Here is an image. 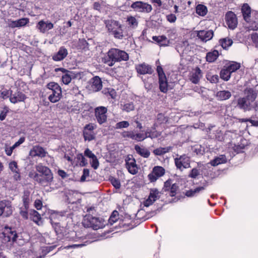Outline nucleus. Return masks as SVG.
<instances>
[{"label": "nucleus", "instance_id": "63", "mask_svg": "<svg viewBox=\"0 0 258 258\" xmlns=\"http://www.w3.org/2000/svg\"><path fill=\"white\" fill-rule=\"evenodd\" d=\"M34 206L37 209V210H40L42 206V203L41 201L40 200H36L34 203Z\"/></svg>", "mask_w": 258, "mask_h": 258}, {"label": "nucleus", "instance_id": "47", "mask_svg": "<svg viewBox=\"0 0 258 258\" xmlns=\"http://www.w3.org/2000/svg\"><path fill=\"white\" fill-rule=\"evenodd\" d=\"M28 208H26L24 206L20 208V214L21 215V216L24 218L25 219H27L28 218Z\"/></svg>", "mask_w": 258, "mask_h": 258}, {"label": "nucleus", "instance_id": "7", "mask_svg": "<svg viewBox=\"0 0 258 258\" xmlns=\"http://www.w3.org/2000/svg\"><path fill=\"white\" fill-rule=\"evenodd\" d=\"M131 8L136 11L141 12L149 13L152 8L150 5L141 1L134 2L131 5Z\"/></svg>", "mask_w": 258, "mask_h": 258}, {"label": "nucleus", "instance_id": "2", "mask_svg": "<svg viewBox=\"0 0 258 258\" xmlns=\"http://www.w3.org/2000/svg\"><path fill=\"white\" fill-rule=\"evenodd\" d=\"M36 169L40 174L35 173L32 176L33 174L30 173L29 176L32 177L34 180L38 182L42 185L47 184L53 180V174L51 170L47 167L39 164L36 166Z\"/></svg>", "mask_w": 258, "mask_h": 258}, {"label": "nucleus", "instance_id": "21", "mask_svg": "<svg viewBox=\"0 0 258 258\" xmlns=\"http://www.w3.org/2000/svg\"><path fill=\"white\" fill-rule=\"evenodd\" d=\"M37 27L40 32L44 33L45 31L52 29L53 28V24L48 21L45 22L44 21L41 20L38 22Z\"/></svg>", "mask_w": 258, "mask_h": 258}, {"label": "nucleus", "instance_id": "49", "mask_svg": "<svg viewBox=\"0 0 258 258\" xmlns=\"http://www.w3.org/2000/svg\"><path fill=\"white\" fill-rule=\"evenodd\" d=\"M110 181L113 185V186L116 188V189H119L120 187V183L119 180L114 178L111 177L110 178Z\"/></svg>", "mask_w": 258, "mask_h": 258}, {"label": "nucleus", "instance_id": "20", "mask_svg": "<svg viewBox=\"0 0 258 258\" xmlns=\"http://www.w3.org/2000/svg\"><path fill=\"white\" fill-rule=\"evenodd\" d=\"M93 90L96 92L100 91L102 88V81L98 76L94 77L91 80Z\"/></svg>", "mask_w": 258, "mask_h": 258}, {"label": "nucleus", "instance_id": "31", "mask_svg": "<svg viewBox=\"0 0 258 258\" xmlns=\"http://www.w3.org/2000/svg\"><path fill=\"white\" fill-rule=\"evenodd\" d=\"M30 215L32 217V220L38 224L39 221L41 219L40 214L36 210H33L30 211Z\"/></svg>", "mask_w": 258, "mask_h": 258}, {"label": "nucleus", "instance_id": "24", "mask_svg": "<svg viewBox=\"0 0 258 258\" xmlns=\"http://www.w3.org/2000/svg\"><path fill=\"white\" fill-rule=\"evenodd\" d=\"M52 93L48 97L49 101L52 103H55L58 101L61 96V90L51 91Z\"/></svg>", "mask_w": 258, "mask_h": 258}, {"label": "nucleus", "instance_id": "53", "mask_svg": "<svg viewBox=\"0 0 258 258\" xmlns=\"http://www.w3.org/2000/svg\"><path fill=\"white\" fill-rule=\"evenodd\" d=\"M67 73L70 77L71 80L77 78L78 77H79L81 75V74L79 73H75L73 71H70L69 70H68Z\"/></svg>", "mask_w": 258, "mask_h": 258}, {"label": "nucleus", "instance_id": "17", "mask_svg": "<svg viewBox=\"0 0 258 258\" xmlns=\"http://www.w3.org/2000/svg\"><path fill=\"white\" fill-rule=\"evenodd\" d=\"M148 178L151 182H155L161 176V166H157L153 168L152 171L148 175Z\"/></svg>", "mask_w": 258, "mask_h": 258}, {"label": "nucleus", "instance_id": "6", "mask_svg": "<svg viewBox=\"0 0 258 258\" xmlns=\"http://www.w3.org/2000/svg\"><path fill=\"white\" fill-rule=\"evenodd\" d=\"M175 164L176 167L181 170L183 168H187L190 167V159L186 155L180 156L179 158L175 159Z\"/></svg>", "mask_w": 258, "mask_h": 258}, {"label": "nucleus", "instance_id": "23", "mask_svg": "<svg viewBox=\"0 0 258 258\" xmlns=\"http://www.w3.org/2000/svg\"><path fill=\"white\" fill-rule=\"evenodd\" d=\"M241 12L244 20L247 22H249L250 20L251 9L247 4L243 5L241 8Z\"/></svg>", "mask_w": 258, "mask_h": 258}, {"label": "nucleus", "instance_id": "54", "mask_svg": "<svg viewBox=\"0 0 258 258\" xmlns=\"http://www.w3.org/2000/svg\"><path fill=\"white\" fill-rule=\"evenodd\" d=\"M61 79L62 82L66 85L69 84L72 80L67 73H65V74L62 76Z\"/></svg>", "mask_w": 258, "mask_h": 258}, {"label": "nucleus", "instance_id": "8", "mask_svg": "<svg viewBox=\"0 0 258 258\" xmlns=\"http://www.w3.org/2000/svg\"><path fill=\"white\" fill-rule=\"evenodd\" d=\"M225 21L228 27L233 30L237 25L238 21L236 15L232 11H228L225 15Z\"/></svg>", "mask_w": 258, "mask_h": 258}, {"label": "nucleus", "instance_id": "33", "mask_svg": "<svg viewBox=\"0 0 258 258\" xmlns=\"http://www.w3.org/2000/svg\"><path fill=\"white\" fill-rule=\"evenodd\" d=\"M30 192L28 191H25L23 196V206L26 208H29V204L30 202L29 199Z\"/></svg>", "mask_w": 258, "mask_h": 258}, {"label": "nucleus", "instance_id": "48", "mask_svg": "<svg viewBox=\"0 0 258 258\" xmlns=\"http://www.w3.org/2000/svg\"><path fill=\"white\" fill-rule=\"evenodd\" d=\"M129 126V123L127 121H122L116 124V128H126Z\"/></svg>", "mask_w": 258, "mask_h": 258}, {"label": "nucleus", "instance_id": "45", "mask_svg": "<svg viewBox=\"0 0 258 258\" xmlns=\"http://www.w3.org/2000/svg\"><path fill=\"white\" fill-rule=\"evenodd\" d=\"M135 106L133 102L127 103L124 104L122 109L126 112H130L134 110Z\"/></svg>", "mask_w": 258, "mask_h": 258}, {"label": "nucleus", "instance_id": "27", "mask_svg": "<svg viewBox=\"0 0 258 258\" xmlns=\"http://www.w3.org/2000/svg\"><path fill=\"white\" fill-rule=\"evenodd\" d=\"M219 52L217 50H214L212 52H209L207 54L206 59L208 62H212L216 60L218 57Z\"/></svg>", "mask_w": 258, "mask_h": 258}, {"label": "nucleus", "instance_id": "56", "mask_svg": "<svg viewBox=\"0 0 258 258\" xmlns=\"http://www.w3.org/2000/svg\"><path fill=\"white\" fill-rule=\"evenodd\" d=\"M122 136L124 138H129L133 140L135 138V134L133 132H124Z\"/></svg>", "mask_w": 258, "mask_h": 258}, {"label": "nucleus", "instance_id": "51", "mask_svg": "<svg viewBox=\"0 0 258 258\" xmlns=\"http://www.w3.org/2000/svg\"><path fill=\"white\" fill-rule=\"evenodd\" d=\"M207 79L212 83H217L219 81V77L218 75H208Z\"/></svg>", "mask_w": 258, "mask_h": 258}, {"label": "nucleus", "instance_id": "39", "mask_svg": "<svg viewBox=\"0 0 258 258\" xmlns=\"http://www.w3.org/2000/svg\"><path fill=\"white\" fill-rule=\"evenodd\" d=\"M47 88L51 90V91H56V90H61L60 87L58 84L54 82H50L47 85Z\"/></svg>", "mask_w": 258, "mask_h": 258}, {"label": "nucleus", "instance_id": "14", "mask_svg": "<svg viewBox=\"0 0 258 258\" xmlns=\"http://www.w3.org/2000/svg\"><path fill=\"white\" fill-rule=\"evenodd\" d=\"M126 166L128 172L131 174H135L138 172V169L135 159L128 157L126 160Z\"/></svg>", "mask_w": 258, "mask_h": 258}, {"label": "nucleus", "instance_id": "30", "mask_svg": "<svg viewBox=\"0 0 258 258\" xmlns=\"http://www.w3.org/2000/svg\"><path fill=\"white\" fill-rule=\"evenodd\" d=\"M219 42L222 47L225 49L230 46L233 43L232 40L229 38L221 39Z\"/></svg>", "mask_w": 258, "mask_h": 258}, {"label": "nucleus", "instance_id": "15", "mask_svg": "<svg viewBox=\"0 0 258 258\" xmlns=\"http://www.w3.org/2000/svg\"><path fill=\"white\" fill-rule=\"evenodd\" d=\"M202 71L200 69L197 67L192 72H191L189 76V79L194 84H198L202 78Z\"/></svg>", "mask_w": 258, "mask_h": 258}, {"label": "nucleus", "instance_id": "43", "mask_svg": "<svg viewBox=\"0 0 258 258\" xmlns=\"http://www.w3.org/2000/svg\"><path fill=\"white\" fill-rule=\"evenodd\" d=\"M127 21L128 22L129 25L133 28H135L138 26V22L137 19L134 17L131 16L128 17Z\"/></svg>", "mask_w": 258, "mask_h": 258}, {"label": "nucleus", "instance_id": "61", "mask_svg": "<svg viewBox=\"0 0 258 258\" xmlns=\"http://www.w3.org/2000/svg\"><path fill=\"white\" fill-rule=\"evenodd\" d=\"M84 154L86 156L93 159L96 157V156L89 149H86L84 152Z\"/></svg>", "mask_w": 258, "mask_h": 258}, {"label": "nucleus", "instance_id": "10", "mask_svg": "<svg viewBox=\"0 0 258 258\" xmlns=\"http://www.w3.org/2000/svg\"><path fill=\"white\" fill-rule=\"evenodd\" d=\"M107 109L103 106L96 107L95 109V113L98 122L100 124H102L107 120V116L106 113Z\"/></svg>", "mask_w": 258, "mask_h": 258}, {"label": "nucleus", "instance_id": "46", "mask_svg": "<svg viewBox=\"0 0 258 258\" xmlns=\"http://www.w3.org/2000/svg\"><path fill=\"white\" fill-rule=\"evenodd\" d=\"M77 159L80 160V165L81 166H85L88 164L87 160L82 154L77 155Z\"/></svg>", "mask_w": 258, "mask_h": 258}, {"label": "nucleus", "instance_id": "55", "mask_svg": "<svg viewBox=\"0 0 258 258\" xmlns=\"http://www.w3.org/2000/svg\"><path fill=\"white\" fill-rule=\"evenodd\" d=\"M29 22V20L27 18H22L17 21L18 27L26 25Z\"/></svg>", "mask_w": 258, "mask_h": 258}, {"label": "nucleus", "instance_id": "58", "mask_svg": "<svg viewBox=\"0 0 258 258\" xmlns=\"http://www.w3.org/2000/svg\"><path fill=\"white\" fill-rule=\"evenodd\" d=\"M92 159V161L91 162V166L94 169H96L98 167L99 165V163L98 160V159L97 158V157L96 156L95 157H94V158H93Z\"/></svg>", "mask_w": 258, "mask_h": 258}, {"label": "nucleus", "instance_id": "36", "mask_svg": "<svg viewBox=\"0 0 258 258\" xmlns=\"http://www.w3.org/2000/svg\"><path fill=\"white\" fill-rule=\"evenodd\" d=\"M156 63L157 64V71L158 74L159 89L161 91V67L160 66L159 59L157 60Z\"/></svg>", "mask_w": 258, "mask_h": 258}, {"label": "nucleus", "instance_id": "19", "mask_svg": "<svg viewBox=\"0 0 258 258\" xmlns=\"http://www.w3.org/2000/svg\"><path fill=\"white\" fill-rule=\"evenodd\" d=\"M29 155L32 157H44L46 155V152L42 147L36 146H34L33 149L30 150Z\"/></svg>", "mask_w": 258, "mask_h": 258}, {"label": "nucleus", "instance_id": "12", "mask_svg": "<svg viewBox=\"0 0 258 258\" xmlns=\"http://www.w3.org/2000/svg\"><path fill=\"white\" fill-rule=\"evenodd\" d=\"M26 98V95L22 92L18 90L13 92V91L10 90V100L12 103L15 104L18 102L23 101Z\"/></svg>", "mask_w": 258, "mask_h": 258}, {"label": "nucleus", "instance_id": "32", "mask_svg": "<svg viewBox=\"0 0 258 258\" xmlns=\"http://www.w3.org/2000/svg\"><path fill=\"white\" fill-rule=\"evenodd\" d=\"M231 74L227 68L222 69L220 72V77L225 81H228L230 78Z\"/></svg>", "mask_w": 258, "mask_h": 258}, {"label": "nucleus", "instance_id": "22", "mask_svg": "<svg viewBox=\"0 0 258 258\" xmlns=\"http://www.w3.org/2000/svg\"><path fill=\"white\" fill-rule=\"evenodd\" d=\"M68 54L67 49L61 47L58 51L52 56V59L55 61H60L63 59Z\"/></svg>", "mask_w": 258, "mask_h": 258}, {"label": "nucleus", "instance_id": "40", "mask_svg": "<svg viewBox=\"0 0 258 258\" xmlns=\"http://www.w3.org/2000/svg\"><path fill=\"white\" fill-rule=\"evenodd\" d=\"M168 85L167 82L165 74L162 71V92H166L168 90Z\"/></svg>", "mask_w": 258, "mask_h": 258}, {"label": "nucleus", "instance_id": "59", "mask_svg": "<svg viewBox=\"0 0 258 258\" xmlns=\"http://www.w3.org/2000/svg\"><path fill=\"white\" fill-rule=\"evenodd\" d=\"M135 138L134 140H136L137 141H143L145 139H146V137H145L144 135L143 134H135Z\"/></svg>", "mask_w": 258, "mask_h": 258}, {"label": "nucleus", "instance_id": "3", "mask_svg": "<svg viewBox=\"0 0 258 258\" xmlns=\"http://www.w3.org/2000/svg\"><path fill=\"white\" fill-rule=\"evenodd\" d=\"M95 211L94 207H90L87 209V212L89 213L84 218L83 224L84 227L92 228L94 230H97L103 227V224L99 218L93 217L91 213L94 214Z\"/></svg>", "mask_w": 258, "mask_h": 258}, {"label": "nucleus", "instance_id": "5", "mask_svg": "<svg viewBox=\"0 0 258 258\" xmlns=\"http://www.w3.org/2000/svg\"><path fill=\"white\" fill-rule=\"evenodd\" d=\"M3 240L5 242L12 241L13 243L16 242L18 236L15 230H12L11 227L6 226L2 233Z\"/></svg>", "mask_w": 258, "mask_h": 258}, {"label": "nucleus", "instance_id": "35", "mask_svg": "<svg viewBox=\"0 0 258 258\" xmlns=\"http://www.w3.org/2000/svg\"><path fill=\"white\" fill-rule=\"evenodd\" d=\"M102 61L110 67H112L114 65V62L113 59H112V56H110L109 50L107 52V55L102 58Z\"/></svg>", "mask_w": 258, "mask_h": 258}, {"label": "nucleus", "instance_id": "34", "mask_svg": "<svg viewBox=\"0 0 258 258\" xmlns=\"http://www.w3.org/2000/svg\"><path fill=\"white\" fill-rule=\"evenodd\" d=\"M205 187L204 186H200L196 188L195 189H190L186 192L185 195L187 197L194 196L196 194L199 193L200 191L204 190Z\"/></svg>", "mask_w": 258, "mask_h": 258}, {"label": "nucleus", "instance_id": "60", "mask_svg": "<svg viewBox=\"0 0 258 258\" xmlns=\"http://www.w3.org/2000/svg\"><path fill=\"white\" fill-rule=\"evenodd\" d=\"M10 93L9 90H4L1 92L0 97L3 99H6L8 98H10Z\"/></svg>", "mask_w": 258, "mask_h": 258}, {"label": "nucleus", "instance_id": "50", "mask_svg": "<svg viewBox=\"0 0 258 258\" xmlns=\"http://www.w3.org/2000/svg\"><path fill=\"white\" fill-rule=\"evenodd\" d=\"M199 175H200L199 170L198 169L195 168L191 170L190 173L188 175V176L192 178H196Z\"/></svg>", "mask_w": 258, "mask_h": 258}, {"label": "nucleus", "instance_id": "13", "mask_svg": "<svg viewBox=\"0 0 258 258\" xmlns=\"http://www.w3.org/2000/svg\"><path fill=\"white\" fill-rule=\"evenodd\" d=\"M104 23L109 33L116 28L122 27V25H121L118 21L112 19L105 20Z\"/></svg>", "mask_w": 258, "mask_h": 258}, {"label": "nucleus", "instance_id": "62", "mask_svg": "<svg viewBox=\"0 0 258 258\" xmlns=\"http://www.w3.org/2000/svg\"><path fill=\"white\" fill-rule=\"evenodd\" d=\"M167 20L170 23L175 22L176 20V17L175 15L170 14L166 16Z\"/></svg>", "mask_w": 258, "mask_h": 258}, {"label": "nucleus", "instance_id": "37", "mask_svg": "<svg viewBox=\"0 0 258 258\" xmlns=\"http://www.w3.org/2000/svg\"><path fill=\"white\" fill-rule=\"evenodd\" d=\"M159 191L156 188H151L150 189V193L149 197L150 198H152L153 199V201H156V199L159 198L160 195H159Z\"/></svg>", "mask_w": 258, "mask_h": 258}, {"label": "nucleus", "instance_id": "16", "mask_svg": "<svg viewBox=\"0 0 258 258\" xmlns=\"http://www.w3.org/2000/svg\"><path fill=\"white\" fill-rule=\"evenodd\" d=\"M197 36L202 41L206 42L211 39L213 36V31L212 30H201L198 31Z\"/></svg>", "mask_w": 258, "mask_h": 258}, {"label": "nucleus", "instance_id": "57", "mask_svg": "<svg viewBox=\"0 0 258 258\" xmlns=\"http://www.w3.org/2000/svg\"><path fill=\"white\" fill-rule=\"evenodd\" d=\"M9 167L13 172H17L18 171L17 163L15 161L11 162L9 164Z\"/></svg>", "mask_w": 258, "mask_h": 258}, {"label": "nucleus", "instance_id": "25", "mask_svg": "<svg viewBox=\"0 0 258 258\" xmlns=\"http://www.w3.org/2000/svg\"><path fill=\"white\" fill-rule=\"evenodd\" d=\"M135 149L138 154L144 158H148L150 155V152L148 149L142 148L139 145H136Z\"/></svg>", "mask_w": 258, "mask_h": 258}, {"label": "nucleus", "instance_id": "26", "mask_svg": "<svg viewBox=\"0 0 258 258\" xmlns=\"http://www.w3.org/2000/svg\"><path fill=\"white\" fill-rule=\"evenodd\" d=\"M231 96V92L229 91H220L217 93V97L221 100L228 99Z\"/></svg>", "mask_w": 258, "mask_h": 258}, {"label": "nucleus", "instance_id": "29", "mask_svg": "<svg viewBox=\"0 0 258 258\" xmlns=\"http://www.w3.org/2000/svg\"><path fill=\"white\" fill-rule=\"evenodd\" d=\"M113 35L114 37L118 39H122L124 37L122 27L116 28L110 33Z\"/></svg>", "mask_w": 258, "mask_h": 258}, {"label": "nucleus", "instance_id": "1", "mask_svg": "<svg viewBox=\"0 0 258 258\" xmlns=\"http://www.w3.org/2000/svg\"><path fill=\"white\" fill-rule=\"evenodd\" d=\"M245 96L240 97L237 100V106L244 111H248L252 108H255L257 107L255 106L256 102L254 101L256 98L257 94L256 92L251 88H247L244 90Z\"/></svg>", "mask_w": 258, "mask_h": 258}, {"label": "nucleus", "instance_id": "9", "mask_svg": "<svg viewBox=\"0 0 258 258\" xmlns=\"http://www.w3.org/2000/svg\"><path fill=\"white\" fill-rule=\"evenodd\" d=\"M12 213V208L11 202L9 201L0 202V216L9 217Z\"/></svg>", "mask_w": 258, "mask_h": 258}, {"label": "nucleus", "instance_id": "64", "mask_svg": "<svg viewBox=\"0 0 258 258\" xmlns=\"http://www.w3.org/2000/svg\"><path fill=\"white\" fill-rule=\"evenodd\" d=\"M155 201H153L152 198L149 196L148 199H147L144 202V205L145 207H149L150 205H152Z\"/></svg>", "mask_w": 258, "mask_h": 258}, {"label": "nucleus", "instance_id": "38", "mask_svg": "<svg viewBox=\"0 0 258 258\" xmlns=\"http://www.w3.org/2000/svg\"><path fill=\"white\" fill-rule=\"evenodd\" d=\"M226 162V158L225 157H217L211 162L212 165L215 166L220 164Z\"/></svg>", "mask_w": 258, "mask_h": 258}, {"label": "nucleus", "instance_id": "18", "mask_svg": "<svg viewBox=\"0 0 258 258\" xmlns=\"http://www.w3.org/2000/svg\"><path fill=\"white\" fill-rule=\"evenodd\" d=\"M136 69L139 74L145 75L146 74H151L153 72L152 68L148 64L145 63L137 65Z\"/></svg>", "mask_w": 258, "mask_h": 258}, {"label": "nucleus", "instance_id": "52", "mask_svg": "<svg viewBox=\"0 0 258 258\" xmlns=\"http://www.w3.org/2000/svg\"><path fill=\"white\" fill-rule=\"evenodd\" d=\"M248 23H250L249 26L248 27V28L249 30H257L258 29V23L253 21L250 22V21Z\"/></svg>", "mask_w": 258, "mask_h": 258}, {"label": "nucleus", "instance_id": "11", "mask_svg": "<svg viewBox=\"0 0 258 258\" xmlns=\"http://www.w3.org/2000/svg\"><path fill=\"white\" fill-rule=\"evenodd\" d=\"M95 128V126L91 123L86 124L84 127L83 137L85 141H90L95 139V136L93 132Z\"/></svg>", "mask_w": 258, "mask_h": 258}, {"label": "nucleus", "instance_id": "44", "mask_svg": "<svg viewBox=\"0 0 258 258\" xmlns=\"http://www.w3.org/2000/svg\"><path fill=\"white\" fill-rule=\"evenodd\" d=\"M240 67V64L237 62H233L230 64L227 68L229 70L231 73L239 69Z\"/></svg>", "mask_w": 258, "mask_h": 258}, {"label": "nucleus", "instance_id": "4", "mask_svg": "<svg viewBox=\"0 0 258 258\" xmlns=\"http://www.w3.org/2000/svg\"><path fill=\"white\" fill-rule=\"evenodd\" d=\"M110 56L114 62L120 61L121 60H127L128 59V55L124 51L120 50L116 48H111L109 50Z\"/></svg>", "mask_w": 258, "mask_h": 258}, {"label": "nucleus", "instance_id": "42", "mask_svg": "<svg viewBox=\"0 0 258 258\" xmlns=\"http://www.w3.org/2000/svg\"><path fill=\"white\" fill-rule=\"evenodd\" d=\"M118 212L117 211H114L109 219V222L110 223V224L112 225L115 223L118 219Z\"/></svg>", "mask_w": 258, "mask_h": 258}, {"label": "nucleus", "instance_id": "28", "mask_svg": "<svg viewBox=\"0 0 258 258\" xmlns=\"http://www.w3.org/2000/svg\"><path fill=\"white\" fill-rule=\"evenodd\" d=\"M196 13L198 15L202 16H205L208 12L207 8L206 7V6H205L203 5H202V4L198 5L196 7Z\"/></svg>", "mask_w": 258, "mask_h": 258}, {"label": "nucleus", "instance_id": "41", "mask_svg": "<svg viewBox=\"0 0 258 258\" xmlns=\"http://www.w3.org/2000/svg\"><path fill=\"white\" fill-rule=\"evenodd\" d=\"M178 188V186L175 184H173L170 188H169V190L167 191L166 195L169 194L170 197H172L174 196L176 194V191Z\"/></svg>", "mask_w": 258, "mask_h": 258}]
</instances>
